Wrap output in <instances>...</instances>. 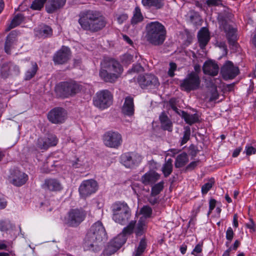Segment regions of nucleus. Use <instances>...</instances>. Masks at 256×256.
<instances>
[{"mask_svg": "<svg viewBox=\"0 0 256 256\" xmlns=\"http://www.w3.org/2000/svg\"><path fill=\"white\" fill-rule=\"evenodd\" d=\"M78 23L84 30L96 32L104 28L106 24V18L96 10H86L79 14Z\"/></svg>", "mask_w": 256, "mask_h": 256, "instance_id": "1", "label": "nucleus"}, {"mask_svg": "<svg viewBox=\"0 0 256 256\" xmlns=\"http://www.w3.org/2000/svg\"><path fill=\"white\" fill-rule=\"evenodd\" d=\"M106 230L102 223L98 221L94 223L88 232L85 238V250L97 252L100 250V244L104 238Z\"/></svg>", "mask_w": 256, "mask_h": 256, "instance_id": "2", "label": "nucleus"}, {"mask_svg": "<svg viewBox=\"0 0 256 256\" xmlns=\"http://www.w3.org/2000/svg\"><path fill=\"white\" fill-rule=\"evenodd\" d=\"M146 40L154 46L162 45L166 40V30L160 22L156 21L146 24Z\"/></svg>", "mask_w": 256, "mask_h": 256, "instance_id": "3", "label": "nucleus"}, {"mask_svg": "<svg viewBox=\"0 0 256 256\" xmlns=\"http://www.w3.org/2000/svg\"><path fill=\"white\" fill-rule=\"evenodd\" d=\"M231 17L230 13L224 11L218 14L217 19L220 28L226 32L230 44L234 46L236 42V30L228 24Z\"/></svg>", "mask_w": 256, "mask_h": 256, "instance_id": "4", "label": "nucleus"}, {"mask_svg": "<svg viewBox=\"0 0 256 256\" xmlns=\"http://www.w3.org/2000/svg\"><path fill=\"white\" fill-rule=\"evenodd\" d=\"M112 220L117 223L125 224L131 216L130 210L124 202H116L111 206Z\"/></svg>", "mask_w": 256, "mask_h": 256, "instance_id": "5", "label": "nucleus"}, {"mask_svg": "<svg viewBox=\"0 0 256 256\" xmlns=\"http://www.w3.org/2000/svg\"><path fill=\"white\" fill-rule=\"evenodd\" d=\"M122 65H106L100 70L99 75L105 82L113 83L123 72Z\"/></svg>", "mask_w": 256, "mask_h": 256, "instance_id": "6", "label": "nucleus"}, {"mask_svg": "<svg viewBox=\"0 0 256 256\" xmlns=\"http://www.w3.org/2000/svg\"><path fill=\"white\" fill-rule=\"evenodd\" d=\"M55 91L60 97L67 98L78 92L80 86L75 82H63L56 86Z\"/></svg>", "mask_w": 256, "mask_h": 256, "instance_id": "7", "label": "nucleus"}, {"mask_svg": "<svg viewBox=\"0 0 256 256\" xmlns=\"http://www.w3.org/2000/svg\"><path fill=\"white\" fill-rule=\"evenodd\" d=\"M200 84V80L197 74L192 72L188 74L180 84L182 90L189 92L198 89Z\"/></svg>", "mask_w": 256, "mask_h": 256, "instance_id": "8", "label": "nucleus"}, {"mask_svg": "<svg viewBox=\"0 0 256 256\" xmlns=\"http://www.w3.org/2000/svg\"><path fill=\"white\" fill-rule=\"evenodd\" d=\"M112 96L111 92L104 90L98 92L96 96L94 98V105L102 109L109 107L112 104Z\"/></svg>", "mask_w": 256, "mask_h": 256, "instance_id": "9", "label": "nucleus"}, {"mask_svg": "<svg viewBox=\"0 0 256 256\" xmlns=\"http://www.w3.org/2000/svg\"><path fill=\"white\" fill-rule=\"evenodd\" d=\"M102 140L106 146L118 148L122 144V138L121 134L118 132L109 130L104 134Z\"/></svg>", "mask_w": 256, "mask_h": 256, "instance_id": "10", "label": "nucleus"}, {"mask_svg": "<svg viewBox=\"0 0 256 256\" xmlns=\"http://www.w3.org/2000/svg\"><path fill=\"white\" fill-rule=\"evenodd\" d=\"M86 212L82 208L71 209L68 212L66 224L68 226L76 227L86 218Z\"/></svg>", "mask_w": 256, "mask_h": 256, "instance_id": "11", "label": "nucleus"}, {"mask_svg": "<svg viewBox=\"0 0 256 256\" xmlns=\"http://www.w3.org/2000/svg\"><path fill=\"white\" fill-rule=\"evenodd\" d=\"M136 224V220H132L128 226L124 228L122 233L110 242L112 244L115 246L118 249L120 248L126 242L127 239L126 236L130 234L133 232Z\"/></svg>", "mask_w": 256, "mask_h": 256, "instance_id": "12", "label": "nucleus"}, {"mask_svg": "<svg viewBox=\"0 0 256 256\" xmlns=\"http://www.w3.org/2000/svg\"><path fill=\"white\" fill-rule=\"evenodd\" d=\"M97 182L92 179L84 180L80 184L78 191L80 196L86 198L94 193L98 190Z\"/></svg>", "mask_w": 256, "mask_h": 256, "instance_id": "13", "label": "nucleus"}, {"mask_svg": "<svg viewBox=\"0 0 256 256\" xmlns=\"http://www.w3.org/2000/svg\"><path fill=\"white\" fill-rule=\"evenodd\" d=\"M122 163L126 168H133L141 162L142 158L139 154L132 152L125 153L121 156Z\"/></svg>", "mask_w": 256, "mask_h": 256, "instance_id": "14", "label": "nucleus"}, {"mask_svg": "<svg viewBox=\"0 0 256 256\" xmlns=\"http://www.w3.org/2000/svg\"><path fill=\"white\" fill-rule=\"evenodd\" d=\"M66 113L64 108L56 107L48 114V118L52 124H59L64 122L66 118Z\"/></svg>", "mask_w": 256, "mask_h": 256, "instance_id": "15", "label": "nucleus"}, {"mask_svg": "<svg viewBox=\"0 0 256 256\" xmlns=\"http://www.w3.org/2000/svg\"><path fill=\"white\" fill-rule=\"evenodd\" d=\"M138 82L142 88L146 87L154 88L158 87L160 84L158 78L152 74L139 76L138 78Z\"/></svg>", "mask_w": 256, "mask_h": 256, "instance_id": "16", "label": "nucleus"}, {"mask_svg": "<svg viewBox=\"0 0 256 256\" xmlns=\"http://www.w3.org/2000/svg\"><path fill=\"white\" fill-rule=\"evenodd\" d=\"M12 184L16 186L24 184L28 180V176L24 172L18 170H14L9 176Z\"/></svg>", "mask_w": 256, "mask_h": 256, "instance_id": "17", "label": "nucleus"}, {"mask_svg": "<svg viewBox=\"0 0 256 256\" xmlns=\"http://www.w3.org/2000/svg\"><path fill=\"white\" fill-rule=\"evenodd\" d=\"M70 49L67 46H62L54 56V61L58 64H63L67 62L70 58Z\"/></svg>", "mask_w": 256, "mask_h": 256, "instance_id": "18", "label": "nucleus"}, {"mask_svg": "<svg viewBox=\"0 0 256 256\" xmlns=\"http://www.w3.org/2000/svg\"><path fill=\"white\" fill-rule=\"evenodd\" d=\"M240 70L234 65H223L220 72L225 80L234 78L239 74Z\"/></svg>", "mask_w": 256, "mask_h": 256, "instance_id": "19", "label": "nucleus"}, {"mask_svg": "<svg viewBox=\"0 0 256 256\" xmlns=\"http://www.w3.org/2000/svg\"><path fill=\"white\" fill-rule=\"evenodd\" d=\"M42 186V188L51 192H58L62 189L60 182L55 178L46 179Z\"/></svg>", "mask_w": 256, "mask_h": 256, "instance_id": "20", "label": "nucleus"}, {"mask_svg": "<svg viewBox=\"0 0 256 256\" xmlns=\"http://www.w3.org/2000/svg\"><path fill=\"white\" fill-rule=\"evenodd\" d=\"M160 178V175L154 170L146 172L141 178V182L144 185H153Z\"/></svg>", "mask_w": 256, "mask_h": 256, "instance_id": "21", "label": "nucleus"}, {"mask_svg": "<svg viewBox=\"0 0 256 256\" xmlns=\"http://www.w3.org/2000/svg\"><path fill=\"white\" fill-rule=\"evenodd\" d=\"M66 0H48L46 6V12L52 14L64 7Z\"/></svg>", "mask_w": 256, "mask_h": 256, "instance_id": "22", "label": "nucleus"}, {"mask_svg": "<svg viewBox=\"0 0 256 256\" xmlns=\"http://www.w3.org/2000/svg\"><path fill=\"white\" fill-rule=\"evenodd\" d=\"M123 114L128 116H132L134 114V98L130 96H126L124 98V102L122 108Z\"/></svg>", "mask_w": 256, "mask_h": 256, "instance_id": "23", "label": "nucleus"}, {"mask_svg": "<svg viewBox=\"0 0 256 256\" xmlns=\"http://www.w3.org/2000/svg\"><path fill=\"white\" fill-rule=\"evenodd\" d=\"M198 38L200 48H204L210 40V32L208 29L205 27L202 28L198 32Z\"/></svg>", "mask_w": 256, "mask_h": 256, "instance_id": "24", "label": "nucleus"}, {"mask_svg": "<svg viewBox=\"0 0 256 256\" xmlns=\"http://www.w3.org/2000/svg\"><path fill=\"white\" fill-rule=\"evenodd\" d=\"M162 128L164 130L172 132V123L164 112H162L159 116Z\"/></svg>", "mask_w": 256, "mask_h": 256, "instance_id": "25", "label": "nucleus"}, {"mask_svg": "<svg viewBox=\"0 0 256 256\" xmlns=\"http://www.w3.org/2000/svg\"><path fill=\"white\" fill-rule=\"evenodd\" d=\"M16 32L13 30L7 36L4 44V50L6 54H10L11 49L16 40Z\"/></svg>", "mask_w": 256, "mask_h": 256, "instance_id": "26", "label": "nucleus"}, {"mask_svg": "<svg viewBox=\"0 0 256 256\" xmlns=\"http://www.w3.org/2000/svg\"><path fill=\"white\" fill-rule=\"evenodd\" d=\"M52 30L48 26H44L36 31V35L40 38H44L52 35Z\"/></svg>", "mask_w": 256, "mask_h": 256, "instance_id": "27", "label": "nucleus"}, {"mask_svg": "<svg viewBox=\"0 0 256 256\" xmlns=\"http://www.w3.org/2000/svg\"><path fill=\"white\" fill-rule=\"evenodd\" d=\"M182 118L184 119L186 122L192 125L198 121V116L197 114H189L186 112H181Z\"/></svg>", "mask_w": 256, "mask_h": 256, "instance_id": "28", "label": "nucleus"}, {"mask_svg": "<svg viewBox=\"0 0 256 256\" xmlns=\"http://www.w3.org/2000/svg\"><path fill=\"white\" fill-rule=\"evenodd\" d=\"M202 70L205 74L214 76L218 74L219 67L218 65H203Z\"/></svg>", "mask_w": 256, "mask_h": 256, "instance_id": "29", "label": "nucleus"}, {"mask_svg": "<svg viewBox=\"0 0 256 256\" xmlns=\"http://www.w3.org/2000/svg\"><path fill=\"white\" fill-rule=\"evenodd\" d=\"M146 229V222L145 218H140L136 226L134 232L136 236H141L144 234Z\"/></svg>", "mask_w": 256, "mask_h": 256, "instance_id": "30", "label": "nucleus"}, {"mask_svg": "<svg viewBox=\"0 0 256 256\" xmlns=\"http://www.w3.org/2000/svg\"><path fill=\"white\" fill-rule=\"evenodd\" d=\"M188 162V154L183 152L177 156L174 165L176 168H182L185 166Z\"/></svg>", "mask_w": 256, "mask_h": 256, "instance_id": "31", "label": "nucleus"}, {"mask_svg": "<svg viewBox=\"0 0 256 256\" xmlns=\"http://www.w3.org/2000/svg\"><path fill=\"white\" fill-rule=\"evenodd\" d=\"M144 6L154 7L156 9L162 8L164 6L163 0H142Z\"/></svg>", "mask_w": 256, "mask_h": 256, "instance_id": "32", "label": "nucleus"}, {"mask_svg": "<svg viewBox=\"0 0 256 256\" xmlns=\"http://www.w3.org/2000/svg\"><path fill=\"white\" fill-rule=\"evenodd\" d=\"M172 160L171 158L168 159L166 161L162 167V172L164 177L168 176L172 172Z\"/></svg>", "mask_w": 256, "mask_h": 256, "instance_id": "33", "label": "nucleus"}, {"mask_svg": "<svg viewBox=\"0 0 256 256\" xmlns=\"http://www.w3.org/2000/svg\"><path fill=\"white\" fill-rule=\"evenodd\" d=\"M190 20L194 24L200 25L202 22V19L199 14L194 10H190L188 14Z\"/></svg>", "mask_w": 256, "mask_h": 256, "instance_id": "34", "label": "nucleus"}, {"mask_svg": "<svg viewBox=\"0 0 256 256\" xmlns=\"http://www.w3.org/2000/svg\"><path fill=\"white\" fill-rule=\"evenodd\" d=\"M143 16L141 13L140 9L136 6L134 11V16L131 20V23L132 24H136L142 21Z\"/></svg>", "mask_w": 256, "mask_h": 256, "instance_id": "35", "label": "nucleus"}, {"mask_svg": "<svg viewBox=\"0 0 256 256\" xmlns=\"http://www.w3.org/2000/svg\"><path fill=\"white\" fill-rule=\"evenodd\" d=\"M24 16L21 14H17L12 20L11 23L7 28V30H10L16 26H18L24 20Z\"/></svg>", "mask_w": 256, "mask_h": 256, "instance_id": "36", "label": "nucleus"}, {"mask_svg": "<svg viewBox=\"0 0 256 256\" xmlns=\"http://www.w3.org/2000/svg\"><path fill=\"white\" fill-rule=\"evenodd\" d=\"M14 225L8 220H0V231L6 232L10 230H13Z\"/></svg>", "mask_w": 256, "mask_h": 256, "instance_id": "37", "label": "nucleus"}, {"mask_svg": "<svg viewBox=\"0 0 256 256\" xmlns=\"http://www.w3.org/2000/svg\"><path fill=\"white\" fill-rule=\"evenodd\" d=\"M164 182L163 181L152 186L150 194L152 196H156L164 188Z\"/></svg>", "mask_w": 256, "mask_h": 256, "instance_id": "38", "label": "nucleus"}, {"mask_svg": "<svg viewBox=\"0 0 256 256\" xmlns=\"http://www.w3.org/2000/svg\"><path fill=\"white\" fill-rule=\"evenodd\" d=\"M38 70V65H32L26 72L24 80H28L32 78L36 74Z\"/></svg>", "mask_w": 256, "mask_h": 256, "instance_id": "39", "label": "nucleus"}, {"mask_svg": "<svg viewBox=\"0 0 256 256\" xmlns=\"http://www.w3.org/2000/svg\"><path fill=\"white\" fill-rule=\"evenodd\" d=\"M146 247V239L142 238L140 240L138 246L136 250L134 256H140L144 251Z\"/></svg>", "mask_w": 256, "mask_h": 256, "instance_id": "40", "label": "nucleus"}, {"mask_svg": "<svg viewBox=\"0 0 256 256\" xmlns=\"http://www.w3.org/2000/svg\"><path fill=\"white\" fill-rule=\"evenodd\" d=\"M118 250L115 246L112 244L110 242L104 250V254L106 256H110L116 252Z\"/></svg>", "mask_w": 256, "mask_h": 256, "instance_id": "41", "label": "nucleus"}, {"mask_svg": "<svg viewBox=\"0 0 256 256\" xmlns=\"http://www.w3.org/2000/svg\"><path fill=\"white\" fill-rule=\"evenodd\" d=\"M36 146L40 150H46L50 147L46 138H42L38 139Z\"/></svg>", "mask_w": 256, "mask_h": 256, "instance_id": "42", "label": "nucleus"}, {"mask_svg": "<svg viewBox=\"0 0 256 256\" xmlns=\"http://www.w3.org/2000/svg\"><path fill=\"white\" fill-rule=\"evenodd\" d=\"M190 126H186L184 128V136L181 141V145L186 144L190 139Z\"/></svg>", "mask_w": 256, "mask_h": 256, "instance_id": "43", "label": "nucleus"}, {"mask_svg": "<svg viewBox=\"0 0 256 256\" xmlns=\"http://www.w3.org/2000/svg\"><path fill=\"white\" fill-rule=\"evenodd\" d=\"M214 181L213 178H212L208 182L204 184L202 187V194H206L212 188L213 184H214Z\"/></svg>", "mask_w": 256, "mask_h": 256, "instance_id": "44", "label": "nucleus"}, {"mask_svg": "<svg viewBox=\"0 0 256 256\" xmlns=\"http://www.w3.org/2000/svg\"><path fill=\"white\" fill-rule=\"evenodd\" d=\"M46 0H34L30 8L34 10H40Z\"/></svg>", "mask_w": 256, "mask_h": 256, "instance_id": "45", "label": "nucleus"}, {"mask_svg": "<svg viewBox=\"0 0 256 256\" xmlns=\"http://www.w3.org/2000/svg\"><path fill=\"white\" fill-rule=\"evenodd\" d=\"M46 140L50 146H55L58 143V138L54 135H49L46 138Z\"/></svg>", "mask_w": 256, "mask_h": 256, "instance_id": "46", "label": "nucleus"}, {"mask_svg": "<svg viewBox=\"0 0 256 256\" xmlns=\"http://www.w3.org/2000/svg\"><path fill=\"white\" fill-rule=\"evenodd\" d=\"M0 73L2 78H6L10 73L9 65H1Z\"/></svg>", "mask_w": 256, "mask_h": 256, "instance_id": "47", "label": "nucleus"}, {"mask_svg": "<svg viewBox=\"0 0 256 256\" xmlns=\"http://www.w3.org/2000/svg\"><path fill=\"white\" fill-rule=\"evenodd\" d=\"M234 232L232 230V229L231 227H229L228 229L227 230L226 232V238L227 240L229 241V242H226V244L228 246V244L232 240L233 238L234 237Z\"/></svg>", "mask_w": 256, "mask_h": 256, "instance_id": "48", "label": "nucleus"}, {"mask_svg": "<svg viewBox=\"0 0 256 256\" xmlns=\"http://www.w3.org/2000/svg\"><path fill=\"white\" fill-rule=\"evenodd\" d=\"M141 212L146 217H150L152 214V209L149 206H144Z\"/></svg>", "mask_w": 256, "mask_h": 256, "instance_id": "49", "label": "nucleus"}, {"mask_svg": "<svg viewBox=\"0 0 256 256\" xmlns=\"http://www.w3.org/2000/svg\"><path fill=\"white\" fill-rule=\"evenodd\" d=\"M222 0H207L206 4L209 6H223Z\"/></svg>", "mask_w": 256, "mask_h": 256, "instance_id": "50", "label": "nucleus"}, {"mask_svg": "<svg viewBox=\"0 0 256 256\" xmlns=\"http://www.w3.org/2000/svg\"><path fill=\"white\" fill-rule=\"evenodd\" d=\"M244 152L246 156H250L256 153V148L251 146H246Z\"/></svg>", "mask_w": 256, "mask_h": 256, "instance_id": "51", "label": "nucleus"}, {"mask_svg": "<svg viewBox=\"0 0 256 256\" xmlns=\"http://www.w3.org/2000/svg\"><path fill=\"white\" fill-rule=\"evenodd\" d=\"M145 70L144 68L142 65H134L133 67L130 70H129L130 72H143Z\"/></svg>", "mask_w": 256, "mask_h": 256, "instance_id": "52", "label": "nucleus"}, {"mask_svg": "<svg viewBox=\"0 0 256 256\" xmlns=\"http://www.w3.org/2000/svg\"><path fill=\"white\" fill-rule=\"evenodd\" d=\"M104 64H117V61L114 59L108 56H104Z\"/></svg>", "mask_w": 256, "mask_h": 256, "instance_id": "53", "label": "nucleus"}, {"mask_svg": "<svg viewBox=\"0 0 256 256\" xmlns=\"http://www.w3.org/2000/svg\"><path fill=\"white\" fill-rule=\"evenodd\" d=\"M219 96L216 88H215L214 91L211 94V96L210 98L209 101L212 102L218 99Z\"/></svg>", "mask_w": 256, "mask_h": 256, "instance_id": "54", "label": "nucleus"}, {"mask_svg": "<svg viewBox=\"0 0 256 256\" xmlns=\"http://www.w3.org/2000/svg\"><path fill=\"white\" fill-rule=\"evenodd\" d=\"M199 161H194L188 164L186 167V170H194L197 166Z\"/></svg>", "mask_w": 256, "mask_h": 256, "instance_id": "55", "label": "nucleus"}, {"mask_svg": "<svg viewBox=\"0 0 256 256\" xmlns=\"http://www.w3.org/2000/svg\"><path fill=\"white\" fill-rule=\"evenodd\" d=\"M177 65H170V68L168 70V75L170 77H173L174 76V71L176 70Z\"/></svg>", "mask_w": 256, "mask_h": 256, "instance_id": "56", "label": "nucleus"}, {"mask_svg": "<svg viewBox=\"0 0 256 256\" xmlns=\"http://www.w3.org/2000/svg\"><path fill=\"white\" fill-rule=\"evenodd\" d=\"M202 251V244H198L196 245L194 248L193 250V251L192 252V254L196 256V255L194 254V252L200 253Z\"/></svg>", "mask_w": 256, "mask_h": 256, "instance_id": "57", "label": "nucleus"}, {"mask_svg": "<svg viewBox=\"0 0 256 256\" xmlns=\"http://www.w3.org/2000/svg\"><path fill=\"white\" fill-rule=\"evenodd\" d=\"M128 18V16L126 14H121L117 18L118 22L119 24H122L124 21L127 20Z\"/></svg>", "mask_w": 256, "mask_h": 256, "instance_id": "58", "label": "nucleus"}, {"mask_svg": "<svg viewBox=\"0 0 256 256\" xmlns=\"http://www.w3.org/2000/svg\"><path fill=\"white\" fill-rule=\"evenodd\" d=\"M216 200L214 199H210L209 202V212L210 214L216 206Z\"/></svg>", "mask_w": 256, "mask_h": 256, "instance_id": "59", "label": "nucleus"}, {"mask_svg": "<svg viewBox=\"0 0 256 256\" xmlns=\"http://www.w3.org/2000/svg\"><path fill=\"white\" fill-rule=\"evenodd\" d=\"M7 206V201L5 198L0 196V210L4 209Z\"/></svg>", "mask_w": 256, "mask_h": 256, "instance_id": "60", "label": "nucleus"}, {"mask_svg": "<svg viewBox=\"0 0 256 256\" xmlns=\"http://www.w3.org/2000/svg\"><path fill=\"white\" fill-rule=\"evenodd\" d=\"M219 47L222 49L223 54L222 56H226L228 53V49L224 42H221L220 43Z\"/></svg>", "mask_w": 256, "mask_h": 256, "instance_id": "61", "label": "nucleus"}, {"mask_svg": "<svg viewBox=\"0 0 256 256\" xmlns=\"http://www.w3.org/2000/svg\"><path fill=\"white\" fill-rule=\"evenodd\" d=\"M80 160L77 158L76 161H72V166L74 168H80L82 164L80 162Z\"/></svg>", "mask_w": 256, "mask_h": 256, "instance_id": "62", "label": "nucleus"}, {"mask_svg": "<svg viewBox=\"0 0 256 256\" xmlns=\"http://www.w3.org/2000/svg\"><path fill=\"white\" fill-rule=\"evenodd\" d=\"M133 56L130 54H125L123 56V60L125 62H130Z\"/></svg>", "mask_w": 256, "mask_h": 256, "instance_id": "63", "label": "nucleus"}, {"mask_svg": "<svg viewBox=\"0 0 256 256\" xmlns=\"http://www.w3.org/2000/svg\"><path fill=\"white\" fill-rule=\"evenodd\" d=\"M154 196H152L150 194V197L148 199V201L152 205H154V204H156L158 202V199L156 198H154Z\"/></svg>", "mask_w": 256, "mask_h": 256, "instance_id": "64", "label": "nucleus"}]
</instances>
